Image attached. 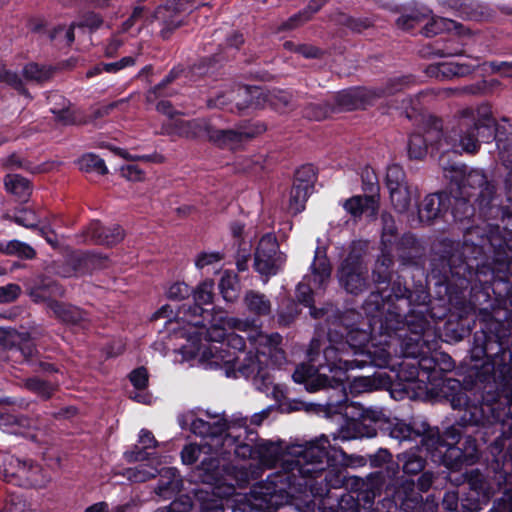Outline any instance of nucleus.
<instances>
[{
    "label": "nucleus",
    "mask_w": 512,
    "mask_h": 512,
    "mask_svg": "<svg viewBox=\"0 0 512 512\" xmlns=\"http://www.w3.org/2000/svg\"><path fill=\"white\" fill-rule=\"evenodd\" d=\"M188 11H191L190 6H187L184 1L172 0L151 13L150 21H159L162 25L160 36L163 39H168L176 29L184 24Z\"/></svg>",
    "instance_id": "obj_15"
},
{
    "label": "nucleus",
    "mask_w": 512,
    "mask_h": 512,
    "mask_svg": "<svg viewBox=\"0 0 512 512\" xmlns=\"http://www.w3.org/2000/svg\"><path fill=\"white\" fill-rule=\"evenodd\" d=\"M238 96L245 97V102L237 103L240 112L269 106L277 112L286 113L298 107L294 95L285 90L263 92L258 87H242L238 90Z\"/></svg>",
    "instance_id": "obj_7"
},
{
    "label": "nucleus",
    "mask_w": 512,
    "mask_h": 512,
    "mask_svg": "<svg viewBox=\"0 0 512 512\" xmlns=\"http://www.w3.org/2000/svg\"><path fill=\"white\" fill-rule=\"evenodd\" d=\"M408 184L406 174L402 166L399 164H392L388 166L386 172V185L387 188L398 187Z\"/></svg>",
    "instance_id": "obj_59"
},
{
    "label": "nucleus",
    "mask_w": 512,
    "mask_h": 512,
    "mask_svg": "<svg viewBox=\"0 0 512 512\" xmlns=\"http://www.w3.org/2000/svg\"><path fill=\"white\" fill-rule=\"evenodd\" d=\"M419 430H423V432L419 431V437H421V443L426 450L432 454H437L444 462L450 461L448 452H445L443 438L438 428H432L423 421L419 424Z\"/></svg>",
    "instance_id": "obj_28"
},
{
    "label": "nucleus",
    "mask_w": 512,
    "mask_h": 512,
    "mask_svg": "<svg viewBox=\"0 0 512 512\" xmlns=\"http://www.w3.org/2000/svg\"><path fill=\"white\" fill-rule=\"evenodd\" d=\"M182 488V480L176 468L167 467L160 471V479L156 493L164 499H169Z\"/></svg>",
    "instance_id": "obj_31"
},
{
    "label": "nucleus",
    "mask_w": 512,
    "mask_h": 512,
    "mask_svg": "<svg viewBox=\"0 0 512 512\" xmlns=\"http://www.w3.org/2000/svg\"><path fill=\"white\" fill-rule=\"evenodd\" d=\"M0 84L7 86L18 94L32 99L29 90L25 86L23 75L21 76L17 71L10 69L7 65L0 63Z\"/></svg>",
    "instance_id": "obj_38"
},
{
    "label": "nucleus",
    "mask_w": 512,
    "mask_h": 512,
    "mask_svg": "<svg viewBox=\"0 0 512 512\" xmlns=\"http://www.w3.org/2000/svg\"><path fill=\"white\" fill-rule=\"evenodd\" d=\"M391 203L399 213L406 212L411 204V192L408 184L388 188Z\"/></svg>",
    "instance_id": "obj_49"
},
{
    "label": "nucleus",
    "mask_w": 512,
    "mask_h": 512,
    "mask_svg": "<svg viewBox=\"0 0 512 512\" xmlns=\"http://www.w3.org/2000/svg\"><path fill=\"white\" fill-rule=\"evenodd\" d=\"M49 309L60 322L68 325H82L88 320V314L81 308L69 303L50 301Z\"/></svg>",
    "instance_id": "obj_26"
},
{
    "label": "nucleus",
    "mask_w": 512,
    "mask_h": 512,
    "mask_svg": "<svg viewBox=\"0 0 512 512\" xmlns=\"http://www.w3.org/2000/svg\"><path fill=\"white\" fill-rule=\"evenodd\" d=\"M446 5L456 16L468 20H482L490 16V9L478 0H447Z\"/></svg>",
    "instance_id": "obj_25"
},
{
    "label": "nucleus",
    "mask_w": 512,
    "mask_h": 512,
    "mask_svg": "<svg viewBox=\"0 0 512 512\" xmlns=\"http://www.w3.org/2000/svg\"><path fill=\"white\" fill-rule=\"evenodd\" d=\"M54 69L51 66L40 65L35 62H29L22 69L23 79L36 84H44L52 79Z\"/></svg>",
    "instance_id": "obj_41"
},
{
    "label": "nucleus",
    "mask_w": 512,
    "mask_h": 512,
    "mask_svg": "<svg viewBox=\"0 0 512 512\" xmlns=\"http://www.w3.org/2000/svg\"><path fill=\"white\" fill-rule=\"evenodd\" d=\"M334 98L335 104L339 109L355 110L364 105L367 100V94L362 88H350L338 92Z\"/></svg>",
    "instance_id": "obj_33"
},
{
    "label": "nucleus",
    "mask_w": 512,
    "mask_h": 512,
    "mask_svg": "<svg viewBox=\"0 0 512 512\" xmlns=\"http://www.w3.org/2000/svg\"><path fill=\"white\" fill-rule=\"evenodd\" d=\"M4 184L7 191L22 200H26L31 193L29 180L18 174H8L4 179Z\"/></svg>",
    "instance_id": "obj_47"
},
{
    "label": "nucleus",
    "mask_w": 512,
    "mask_h": 512,
    "mask_svg": "<svg viewBox=\"0 0 512 512\" xmlns=\"http://www.w3.org/2000/svg\"><path fill=\"white\" fill-rule=\"evenodd\" d=\"M6 255L31 260L36 257V251L29 244L14 239L7 242Z\"/></svg>",
    "instance_id": "obj_54"
},
{
    "label": "nucleus",
    "mask_w": 512,
    "mask_h": 512,
    "mask_svg": "<svg viewBox=\"0 0 512 512\" xmlns=\"http://www.w3.org/2000/svg\"><path fill=\"white\" fill-rule=\"evenodd\" d=\"M281 456V447L277 443L259 440L256 445V458L267 466H273Z\"/></svg>",
    "instance_id": "obj_44"
},
{
    "label": "nucleus",
    "mask_w": 512,
    "mask_h": 512,
    "mask_svg": "<svg viewBox=\"0 0 512 512\" xmlns=\"http://www.w3.org/2000/svg\"><path fill=\"white\" fill-rule=\"evenodd\" d=\"M264 130L263 125L261 128L259 126H239L235 129H216L212 126L209 141L220 148L235 149L241 143L254 138Z\"/></svg>",
    "instance_id": "obj_18"
},
{
    "label": "nucleus",
    "mask_w": 512,
    "mask_h": 512,
    "mask_svg": "<svg viewBox=\"0 0 512 512\" xmlns=\"http://www.w3.org/2000/svg\"><path fill=\"white\" fill-rule=\"evenodd\" d=\"M439 165L443 170L444 177L455 183L460 182V179H462L467 170V167L463 164L451 163L444 154L439 159Z\"/></svg>",
    "instance_id": "obj_53"
},
{
    "label": "nucleus",
    "mask_w": 512,
    "mask_h": 512,
    "mask_svg": "<svg viewBox=\"0 0 512 512\" xmlns=\"http://www.w3.org/2000/svg\"><path fill=\"white\" fill-rule=\"evenodd\" d=\"M398 301H404L407 306H410L413 302L411 290L402 283L399 277L391 282L390 293L386 294L385 290L380 287L370 292L362 304V309L369 316L385 315L390 308L402 311L396 303Z\"/></svg>",
    "instance_id": "obj_8"
},
{
    "label": "nucleus",
    "mask_w": 512,
    "mask_h": 512,
    "mask_svg": "<svg viewBox=\"0 0 512 512\" xmlns=\"http://www.w3.org/2000/svg\"><path fill=\"white\" fill-rule=\"evenodd\" d=\"M223 362L225 374L227 377L243 376L250 379L254 387L267 395L271 393L274 398H278V388L273 384V378L270 368L267 364L268 356L265 352L257 351L255 354L249 352L242 362H239L238 356H219Z\"/></svg>",
    "instance_id": "obj_6"
},
{
    "label": "nucleus",
    "mask_w": 512,
    "mask_h": 512,
    "mask_svg": "<svg viewBox=\"0 0 512 512\" xmlns=\"http://www.w3.org/2000/svg\"><path fill=\"white\" fill-rule=\"evenodd\" d=\"M13 220L18 225H21V226H24V227L30 228V229L37 228L38 223H39L38 217L35 214V212L31 211L29 209H26V208L18 210L15 213Z\"/></svg>",
    "instance_id": "obj_64"
},
{
    "label": "nucleus",
    "mask_w": 512,
    "mask_h": 512,
    "mask_svg": "<svg viewBox=\"0 0 512 512\" xmlns=\"http://www.w3.org/2000/svg\"><path fill=\"white\" fill-rule=\"evenodd\" d=\"M343 207L355 218L363 214L374 217L377 214L379 202L376 195L353 196L344 202Z\"/></svg>",
    "instance_id": "obj_29"
},
{
    "label": "nucleus",
    "mask_w": 512,
    "mask_h": 512,
    "mask_svg": "<svg viewBox=\"0 0 512 512\" xmlns=\"http://www.w3.org/2000/svg\"><path fill=\"white\" fill-rule=\"evenodd\" d=\"M418 298L422 300V303L411 308L405 316H403V311H396L390 308L379 324L380 331L387 333L388 338H391L393 335L399 338L407 337V332H410V341L413 344H407V355H415L418 352L416 348L427 343L424 337L430 334L432 329L428 317L433 320H440L445 316L444 311L436 313L434 308L430 309L428 307L426 302L429 295L427 293L418 295Z\"/></svg>",
    "instance_id": "obj_4"
},
{
    "label": "nucleus",
    "mask_w": 512,
    "mask_h": 512,
    "mask_svg": "<svg viewBox=\"0 0 512 512\" xmlns=\"http://www.w3.org/2000/svg\"><path fill=\"white\" fill-rule=\"evenodd\" d=\"M398 461L402 463L403 472L407 475H418L426 464V460L413 451H406L398 455Z\"/></svg>",
    "instance_id": "obj_46"
},
{
    "label": "nucleus",
    "mask_w": 512,
    "mask_h": 512,
    "mask_svg": "<svg viewBox=\"0 0 512 512\" xmlns=\"http://www.w3.org/2000/svg\"><path fill=\"white\" fill-rule=\"evenodd\" d=\"M235 428H243V432L236 435L227 432L216 454L221 456L230 455L233 450L237 458L243 460L256 458L258 434L248 428V417H233L231 419V430Z\"/></svg>",
    "instance_id": "obj_9"
},
{
    "label": "nucleus",
    "mask_w": 512,
    "mask_h": 512,
    "mask_svg": "<svg viewBox=\"0 0 512 512\" xmlns=\"http://www.w3.org/2000/svg\"><path fill=\"white\" fill-rule=\"evenodd\" d=\"M444 397L450 402L453 409L464 410L458 425H478L481 421L480 409L470 404L469 398L461 382L457 379H447L441 389Z\"/></svg>",
    "instance_id": "obj_14"
},
{
    "label": "nucleus",
    "mask_w": 512,
    "mask_h": 512,
    "mask_svg": "<svg viewBox=\"0 0 512 512\" xmlns=\"http://www.w3.org/2000/svg\"><path fill=\"white\" fill-rule=\"evenodd\" d=\"M243 86H241L242 88ZM240 89V87L236 90V91H232L230 93H221V94H218L216 97L214 98H210L207 100V106L209 108H219V109H224L228 106V104H230L232 101H235L237 98H239L238 101H236L235 103V107L237 109V111L242 114L244 111L240 112L238 107H237V103L238 102H245V97L243 96H238V90Z\"/></svg>",
    "instance_id": "obj_56"
},
{
    "label": "nucleus",
    "mask_w": 512,
    "mask_h": 512,
    "mask_svg": "<svg viewBox=\"0 0 512 512\" xmlns=\"http://www.w3.org/2000/svg\"><path fill=\"white\" fill-rule=\"evenodd\" d=\"M367 322L361 323L346 331V340L336 342L333 338V332L329 330L328 337L330 344L323 348V359L329 366V372H340L344 374L355 368H363L371 363L369 355L364 353L366 345L376 335L386 336L379 329L380 320L384 315H367Z\"/></svg>",
    "instance_id": "obj_3"
},
{
    "label": "nucleus",
    "mask_w": 512,
    "mask_h": 512,
    "mask_svg": "<svg viewBox=\"0 0 512 512\" xmlns=\"http://www.w3.org/2000/svg\"><path fill=\"white\" fill-rule=\"evenodd\" d=\"M393 258L392 256L382 251L381 255L376 259L372 269V281L376 286L382 284H389L392 280L393 274Z\"/></svg>",
    "instance_id": "obj_36"
},
{
    "label": "nucleus",
    "mask_w": 512,
    "mask_h": 512,
    "mask_svg": "<svg viewBox=\"0 0 512 512\" xmlns=\"http://www.w3.org/2000/svg\"><path fill=\"white\" fill-rule=\"evenodd\" d=\"M230 430L231 420L227 421L224 418L217 419L213 422L197 418L191 423L192 433L200 436L204 441L201 445L208 446L209 450L215 454L218 453V449L225 434Z\"/></svg>",
    "instance_id": "obj_17"
},
{
    "label": "nucleus",
    "mask_w": 512,
    "mask_h": 512,
    "mask_svg": "<svg viewBox=\"0 0 512 512\" xmlns=\"http://www.w3.org/2000/svg\"><path fill=\"white\" fill-rule=\"evenodd\" d=\"M48 478L44 475L40 465L32 460H27L26 465L20 471L17 484L25 487L41 488L46 485Z\"/></svg>",
    "instance_id": "obj_34"
},
{
    "label": "nucleus",
    "mask_w": 512,
    "mask_h": 512,
    "mask_svg": "<svg viewBox=\"0 0 512 512\" xmlns=\"http://www.w3.org/2000/svg\"><path fill=\"white\" fill-rule=\"evenodd\" d=\"M419 424L420 422L413 421L407 423L404 420L394 418L385 421L381 429L390 438L401 443L403 441L415 440L419 437V431L423 432V430H419Z\"/></svg>",
    "instance_id": "obj_23"
},
{
    "label": "nucleus",
    "mask_w": 512,
    "mask_h": 512,
    "mask_svg": "<svg viewBox=\"0 0 512 512\" xmlns=\"http://www.w3.org/2000/svg\"><path fill=\"white\" fill-rule=\"evenodd\" d=\"M220 293L226 302H234L238 298L237 281L234 277L223 276L218 284Z\"/></svg>",
    "instance_id": "obj_57"
},
{
    "label": "nucleus",
    "mask_w": 512,
    "mask_h": 512,
    "mask_svg": "<svg viewBox=\"0 0 512 512\" xmlns=\"http://www.w3.org/2000/svg\"><path fill=\"white\" fill-rule=\"evenodd\" d=\"M313 189L293 183L290 191L289 210L292 214H298L305 209V203Z\"/></svg>",
    "instance_id": "obj_50"
},
{
    "label": "nucleus",
    "mask_w": 512,
    "mask_h": 512,
    "mask_svg": "<svg viewBox=\"0 0 512 512\" xmlns=\"http://www.w3.org/2000/svg\"><path fill=\"white\" fill-rule=\"evenodd\" d=\"M243 305L245 311L253 317L254 320L270 317L273 311L270 298L257 290H247L243 296Z\"/></svg>",
    "instance_id": "obj_24"
},
{
    "label": "nucleus",
    "mask_w": 512,
    "mask_h": 512,
    "mask_svg": "<svg viewBox=\"0 0 512 512\" xmlns=\"http://www.w3.org/2000/svg\"><path fill=\"white\" fill-rule=\"evenodd\" d=\"M451 205L450 197L445 192L432 193L427 195L418 208V215L421 222L431 223L445 213Z\"/></svg>",
    "instance_id": "obj_21"
},
{
    "label": "nucleus",
    "mask_w": 512,
    "mask_h": 512,
    "mask_svg": "<svg viewBox=\"0 0 512 512\" xmlns=\"http://www.w3.org/2000/svg\"><path fill=\"white\" fill-rule=\"evenodd\" d=\"M124 230L119 225L104 227L99 221H93L78 235V243L113 246L124 239Z\"/></svg>",
    "instance_id": "obj_19"
},
{
    "label": "nucleus",
    "mask_w": 512,
    "mask_h": 512,
    "mask_svg": "<svg viewBox=\"0 0 512 512\" xmlns=\"http://www.w3.org/2000/svg\"><path fill=\"white\" fill-rule=\"evenodd\" d=\"M28 294L34 303H46L49 307L54 297H63L65 289L55 280L48 277H38L28 290Z\"/></svg>",
    "instance_id": "obj_22"
},
{
    "label": "nucleus",
    "mask_w": 512,
    "mask_h": 512,
    "mask_svg": "<svg viewBox=\"0 0 512 512\" xmlns=\"http://www.w3.org/2000/svg\"><path fill=\"white\" fill-rule=\"evenodd\" d=\"M333 110L334 106L328 102L319 104L311 103L304 108V116L310 120L320 121L325 119Z\"/></svg>",
    "instance_id": "obj_58"
},
{
    "label": "nucleus",
    "mask_w": 512,
    "mask_h": 512,
    "mask_svg": "<svg viewBox=\"0 0 512 512\" xmlns=\"http://www.w3.org/2000/svg\"><path fill=\"white\" fill-rule=\"evenodd\" d=\"M337 279L341 288L351 295H359L369 287L368 267L360 254L352 251L340 263Z\"/></svg>",
    "instance_id": "obj_12"
},
{
    "label": "nucleus",
    "mask_w": 512,
    "mask_h": 512,
    "mask_svg": "<svg viewBox=\"0 0 512 512\" xmlns=\"http://www.w3.org/2000/svg\"><path fill=\"white\" fill-rule=\"evenodd\" d=\"M230 473L239 487H244L252 480L262 476L263 469L258 464H241L230 467Z\"/></svg>",
    "instance_id": "obj_40"
},
{
    "label": "nucleus",
    "mask_w": 512,
    "mask_h": 512,
    "mask_svg": "<svg viewBox=\"0 0 512 512\" xmlns=\"http://www.w3.org/2000/svg\"><path fill=\"white\" fill-rule=\"evenodd\" d=\"M177 317L181 318L183 322L194 326V327H206L208 324L211 325L212 329L217 326L214 323L215 318L209 319L211 314L208 310L202 308L197 303L183 304L178 308Z\"/></svg>",
    "instance_id": "obj_27"
},
{
    "label": "nucleus",
    "mask_w": 512,
    "mask_h": 512,
    "mask_svg": "<svg viewBox=\"0 0 512 512\" xmlns=\"http://www.w3.org/2000/svg\"><path fill=\"white\" fill-rule=\"evenodd\" d=\"M495 121L488 108H464L455 117V124L444 136L441 119L428 116L424 121V133L411 134L408 141L410 159L421 160L428 152V146L440 148L442 142L455 145L457 142L466 153L474 154L481 141L493 138Z\"/></svg>",
    "instance_id": "obj_2"
},
{
    "label": "nucleus",
    "mask_w": 512,
    "mask_h": 512,
    "mask_svg": "<svg viewBox=\"0 0 512 512\" xmlns=\"http://www.w3.org/2000/svg\"><path fill=\"white\" fill-rule=\"evenodd\" d=\"M212 124L209 119L195 118L191 120H175L173 123L163 126L162 134L176 135L187 139L206 137L210 140Z\"/></svg>",
    "instance_id": "obj_20"
},
{
    "label": "nucleus",
    "mask_w": 512,
    "mask_h": 512,
    "mask_svg": "<svg viewBox=\"0 0 512 512\" xmlns=\"http://www.w3.org/2000/svg\"><path fill=\"white\" fill-rule=\"evenodd\" d=\"M79 170L85 173H97L105 175L108 168L102 158L94 153H86L77 160Z\"/></svg>",
    "instance_id": "obj_48"
},
{
    "label": "nucleus",
    "mask_w": 512,
    "mask_h": 512,
    "mask_svg": "<svg viewBox=\"0 0 512 512\" xmlns=\"http://www.w3.org/2000/svg\"><path fill=\"white\" fill-rule=\"evenodd\" d=\"M398 257L404 263L414 262L421 255V245L412 234H404L396 243Z\"/></svg>",
    "instance_id": "obj_37"
},
{
    "label": "nucleus",
    "mask_w": 512,
    "mask_h": 512,
    "mask_svg": "<svg viewBox=\"0 0 512 512\" xmlns=\"http://www.w3.org/2000/svg\"><path fill=\"white\" fill-rule=\"evenodd\" d=\"M311 281L314 288H324L331 277V264L325 254L320 255L316 251L314 261L310 266Z\"/></svg>",
    "instance_id": "obj_32"
},
{
    "label": "nucleus",
    "mask_w": 512,
    "mask_h": 512,
    "mask_svg": "<svg viewBox=\"0 0 512 512\" xmlns=\"http://www.w3.org/2000/svg\"><path fill=\"white\" fill-rule=\"evenodd\" d=\"M430 71L437 77L441 75L443 78H449L453 76H464L471 72V68L464 64L441 63L437 66L430 67Z\"/></svg>",
    "instance_id": "obj_52"
},
{
    "label": "nucleus",
    "mask_w": 512,
    "mask_h": 512,
    "mask_svg": "<svg viewBox=\"0 0 512 512\" xmlns=\"http://www.w3.org/2000/svg\"><path fill=\"white\" fill-rule=\"evenodd\" d=\"M213 282L204 281L195 290H192L194 301L199 305L210 304L213 299Z\"/></svg>",
    "instance_id": "obj_62"
},
{
    "label": "nucleus",
    "mask_w": 512,
    "mask_h": 512,
    "mask_svg": "<svg viewBox=\"0 0 512 512\" xmlns=\"http://www.w3.org/2000/svg\"><path fill=\"white\" fill-rule=\"evenodd\" d=\"M461 27L462 26L454 20L438 17L432 18L428 23H426L422 32L427 37H433L445 31L457 30Z\"/></svg>",
    "instance_id": "obj_51"
},
{
    "label": "nucleus",
    "mask_w": 512,
    "mask_h": 512,
    "mask_svg": "<svg viewBox=\"0 0 512 512\" xmlns=\"http://www.w3.org/2000/svg\"><path fill=\"white\" fill-rule=\"evenodd\" d=\"M316 181V173L313 165L307 164L299 168L295 173L294 182L304 187L314 189V183Z\"/></svg>",
    "instance_id": "obj_61"
},
{
    "label": "nucleus",
    "mask_w": 512,
    "mask_h": 512,
    "mask_svg": "<svg viewBox=\"0 0 512 512\" xmlns=\"http://www.w3.org/2000/svg\"><path fill=\"white\" fill-rule=\"evenodd\" d=\"M321 351H323L322 341L313 338L307 351L310 366H306L305 364L299 365L292 374V378L296 383H305L309 392H316L320 389L327 388L332 389L337 394L338 398L334 401L331 400L327 404L329 406L341 405L343 402L347 401L344 382L339 376L340 372H333L334 375L332 377L324 373H318L320 369L325 367L329 369L325 359L324 362L318 360Z\"/></svg>",
    "instance_id": "obj_5"
},
{
    "label": "nucleus",
    "mask_w": 512,
    "mask_h": 512,
    "mask_svg": "<svg viewBox=\"0 0 512 512\" xmlns=\"http://www.w3.org/2000/svg\"><path fill=\"white\" fill-rule=\"evenodd\" d=\"M461 430L456 425L448 427L442 435L443 442L445 445V452L449 454V460H454V464H462L466 459V455L456 445L461 439Z\"/></svg>",
    "instance_id": "obj_35"
},
{
    "label": "nucleus",
    "mask_w": 512,
    "mask_h": 512,
    "mask_svg": "<svg viewBox=\"0 0 512 512\" xmlns=\"http://www.w3.org/2000/svg\"><path fill=\"white\" fill-rule=\"evenodd\" d=\"M382 243L387 246L396 237L397 227L393 216L387 212L381 214Z\"/></svg>",
    "instance_id": "obj_60"
},
{
    "label": "nucleus",
    "mask_w": 512,
    "mask_h": 512,
    "mask_svg": "<svg viewBox=\"0 0 512 512\" xmlns=\"http://www.w3.org/2000/svg\"><path fill=\"white\" fill-rule=\"evenodd\" d=\"M23 386L44 401L51 399L59 387L57 383L41 379L37 376L25 379Z\"/></svg>",
    "instance_id": "obj_39"
},
{
    "label": "nucleus",
    "mask_w": 512,
    "mask_h": 512,
    "mask_svg": "<svg viewBox=\"0 0 512 512\" xmlns=\"http://www.w3.org/2000/svg\"><path fill=\"white\" fill-rule=\"evenodd\" d=\"M342 450L332 447L328 438H320L305 444L287 447L281 462V469L268 475L265 481L254 484L249 495L233 500L232 512H274L287 504L291 490H300L308 485V479H316L325 473L324 481L329 487H336L341 480L332 484L331 472L327 467L337 460ZM201 512H224L223 499H206L201 503Z\"/></svg>",
    "instance_id": "obj_1"
},
{
    "label": "nucleus",
    "mask_w": 512,
    "mask_h": 512,
    "mask_svg": "<svg viewBox=\"0 0 512 512\" xmlns=\"http://www.w3.org/2000/svg\"><path fill=\"white\" fill-rule=\"evenodd\" d=\"M353 495L343 496L339 502L342 510L346 505L351 504L347 512H359V508H370L374 504L376 496H379L385 482L382 471L369 474L365 479L355 477L352 480Z\"/></svg>",
    "instance_id": "obj_11"
},
{
    "label": "nucleus",
    "mask_w": 512,
    "mask_h": 512,
    "mask_svg": "<svg viewBox=\"0 0 512 512\" xmlns=\"http://www.w3.org/2000/svg\"><path fill=\"white\" fill-rule=\"evenodd\" d=\"M285 255L279 251L277 238L272 233H267L261 237L254 253V268L265 276L264 282L268 278L276 275L283 263Z\"/></svg>",
    "instance_id": "obj_13"
},
{
    "label": "nucleus",
    "mask_w": 512,
    "mask_h": 512,
    "mask_svg": "<svg viewBox=\"0 0 512 512\" xmlns=\"http://www.w3.org/2000/svg\"><path fill=\"white\" fill-rule=\"evenodd\" d=\"M330 20L334 24L347 27L355 33H361L362 31L373 26V20L370 18H354L340 11L331 14Z\"/></svg>",
    "instance_id": "obj_43"
},
{
    "label": "nucleus",
    "mask_w": 512,
    "mask_h": 512,
    "mask_svg": "<svg viewBox=\"0 0 512 512\" xmlns=\"http://www.w3.org/2000/svg\"><path fill=\"white\" fill-rule=\"evenodd\" d=\"M14 426L28 427L29 419L25 416H16L8 412L0 411V429L10 431Z\"/></svg>",
    "instance_id": "obj_63"
},
{
    "label": "nucleus",
    "mask_w": 512,
    "mask_h": 512,
    "mask_svg": "<svg viewBox=\"0 0 512 512\" xmlns=\"http://www.w3.org/2000/svg\"><path fill=\"white\" fill-rule=\"evenodd\" d=\"M50 103L54 104L50 111L55 115V120L63 125L75 123V116L70 109V102L58 94H52L48 97Z\"/></svg>",
    "instance_id": "obj_42"
},
{
    "label": "nucleus",
    "mask_w": 512,
    "mask_h": 512,
    "mask_svg": "<svg viewBox=\"0 0 512 512\" xmlns=\"http://www.w3.org/2000/svg\"><path fill=\"white\" fill-rule=\"evenodd\" d=\"M107 257L94 252H87L82 254L72 255L67 263L76 272V275H83L90 273L95 269H100L105 266Z\"/></svg>",
    "instance_id": "obj_30"
},
{
    "label": "nucleus",
    "mask_w": 512,
    "mask_h": 512,
    "mask_svg": "<svg viewBox=\"0 0 512 512\" xmlns=\"http://www.w3.org/2000/svg\"><path fill=\"white\" fill-rule=\"evenodd\" d=\"M74 29L75 24L73 23L68 27L58 25L49 31V38L51 41H56L58 44L70 46L75 39Z\"/></svg>",
    "instance_id": "obj_55"
},
{
    "label": "nucleus",
    "mask_w": 512,
    "mask_h": 512,
    "mask_svg": "<svg viewBox=\"0 0 512 512\" xmlns=\"http://www.w3.org/2000/svg\"><path fill=\"white\" fill-rule=\"evenodd\" d=\"M209 334V340L211 341H225L227 347L232 348L235 351L242 352L246 347L244 337L231 332L226 334L224 329L215 326Z\"/></svg>",
    "instance_id": "obj_45"
},
{
    "label": "nucleus",
    "mask_w": 512,
    "mask_h": 512,
    "mask_svg": "<svg viewBox=\"0 0 512 512\" xmlns=\"http://www.w3.org/2000/svg\"><path fill=\"white\" fill-rule=\"evenodd\" d=\"M461 193L468 197L474 198L479 208L484 214L492 215V210L496 206V188L494 184L488 180L486 174L480 169H471L460 179Z\"/></svg>",
    "instance_id": "obj_10"
},
{
    "label": "nucleus",
    "mask_w": 512,
    "mask_h": 512,
    "mask_svg": "<svg viewBox=\"0 0 512 512\" xmlns=\"http://www.w3.org/2000/svg\"><path fill=\"white\" fill-rule=\"evenodd\" d=\"M210 58L202 59L199 63L194 64L188 71H186L182 66L174 67L170 70V72L164 77V79L149 89L146 92L145 100L148 104L155 103L158 99L162 97H169L173 95V92L167 89V86L178 79L183 73L186 77L192 76H203L208 73V62H210Z\"/></svg>",
    "instance_id": "obj_16"
}]
</instances>
